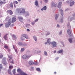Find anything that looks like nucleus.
Instances as JSON below:
<instances>
[{
  "label": "nucleus",
  "mask_w": 75,
  "mask_h": 75,
  "mask_svg": "<svg viewBox=\"0 0 75 75\" xmlns=\"http://www.w3.org/2000/svg\"><path fill=\"white\" fill-rule=\"evenodd\" d=\"M8 20V22L6 23L5 25V27L6 28L8 27L10 24H11V18L8 17H7L5 19V21H7Z\"/></svg>",
  "instance_id": "f257e3e1"
},
{
  "label": "nucleus",
  "mask_w": 75,
  "mask_h": 75,
  "mask_svg": "<svg viewBox=\"0 0 75 75\" xmlns=\"http://www.w3.org/2000/svg\"><path fill=\"white\" fill-rule=\"evenodd\" d=\"M16 11L18 13H25V11L24 8H21L20 9H17Z\"/></svg>",
  "instance_id": "f03ea898"
},
{
  "label": "nucleus",
  "mask_w": 75,
  "mask_h": 75,
  "mask_svg": "<svg viewBox=\"0 0 75 75\" xmlns=\"http://www.w3.org/2000/svg\"><path fill=\"white\" fill-rule=\"evenodd\" d=\"M25 38L26 39H28V36L26 34H23L22 35V37L21 38V39L22 40H25Z\"/></svg>",
  "instance_id": "7ed1b4c3"
},
{
  "label": "nucleus",
  "mask_w": 75,
  "mask_h": 75,
  "mask_svg": "<svg viewBox=\"0 0 75 75\" xmlns=\"http://www.w3.org/2000/svg\"><path fill=\"white\" fill-rule=\"evenodd\" d=\"M30 57H31V55H27L26 54H25L23 56L22 58L23 59H28Z\"/></svg>",
  "instance_id": "20e7f679"
},
{
  "label": "nucleus",
  "mask_w": 75,
  "mask_h": 75,
  "mask_svg": "<svg viewBox=\"0 0 75 75\" xmlns=\"http://www.w3.org/2000/svg\"><path fill=\"white\" fill-rule=\"evenodd\" d=\"M8 58H9V60L8 61L10 62V63L11 64H14V61L13 60L12 57L11 56H8Z\"/></svg>",
  "instance_id": "39448f33"
},
{
  "label": "nucleus",
  "mask_w": 75,
  "mask_h": 75,
  "mask_svg": "<svg viewBox=\"0 0 75 75\" xmlns=\"http://www.w3.org/2000/svg\"><path fill=\"white\" fill-rule=\"evenodd\" d=\"M2 63L4 65H6L7 64L6 62V58L3 57L2 60Z\"/></svg>",
  "instance_id": "423d86ee"
},
{
  "label": "nucleus",
  "mask_w": 75,
  "mask_h": 75,
  "mask_svg": "<svg viewBox=\"0 0 75 75\" xmlns=\"http://www.w3.org/2000/svg\"><path fill=\"white\" fill-rule=\"evenodd\" d=\"M51 44L52 45V48L56 47V46H57V43H56V42H52Z\"/></svg>",
  "instance_id": "0eeeda50"
},
{
  "label": "nucleus",
  "mask_w": 75,
  "mask_h": 75,
  "mask_svg": "<svg viewBox=\"0 0 75 75\" xmlns=\"http://www.w3.org/2000/svg\"><path fill=\"white\" fill-rule=\"evenodd\" d=\"M75 4V1H74V0H71L70 1V6H72Z\"/></svg>",
  "instance_id": "6e6552de"
},
{
  "label": "nucleus",
  "mask_w": 75,
  "mask_h": 75,
  "mask_svg": "<svg viewBox=\"0 0 75 75\" xmlns=\"http://www.w3.org/2000/svg\"><path fill=\"white\" fill-rule=\"evenodd\" d=\"M57 4H55L54 2H52V7H57Z\"/></svg>",
  "instance_id": "1a4fd4ad"
},
{
  "label": "nucleus",
  "mask_w": 75,
  "mask_h": 75,
  "mask_svg": "<svg viewBox=\"0 0 75 75\" xmlns=\"http://www.w3.org/2000/svg\"><path fill=\"white\" fill-rule=\"evenodd\" d=\"M61 4H62V2H60L59 3V4L57 6V7L59 8H60L61 7Z\"/></svg>",
  "instance_id": "9d476101"
},
{
  "label": "nucleus",
  "mask_w": 75,
  "mask_h": 75,
  "mask_svg": "<svg viewBox=\"0 0 75 75\" xmlns=\"http://www.w3.org/2000/svg\"><path fill=\"white\" fill-rule=\"evenodd\" d=\"M6 1L3 2L1 1H0V6H1L2 4H6Z\"/></svg>",
  "instance_id": "9b49d317"
},
{
  "label": "nucleus",
  "mask_w": 75,
  "mask_h": 75,
  "mask_svg": "<svg viewBox=\"0 0 75 75\" xmlns=\"http://www.w3.org/2000/svg\"><path fill=\"white\" fill-rule=\"evenodd\" d=\"M8 35V34H6L4 37V39L6 40H7V35Z\"/></svg>",
  "instance_id": "f8f14e48"
},
{
  "label": "nucleus",
  "mask_w": 75,
  "mask_h": 75,
  "mask_svg": "<svg viewBox=\"0 0 75 75\" xmlns=\"http://www.w3.org/2000/svg\"><path fill=\"white\" fill-rule=\"evenodd\" d=\"M12 23H14L16 21V18H12Z\"/></svg>",
  "instance_id": "ddd939ff"
},
{
  "label": "nucleus",
  "mask_w": 75,
  "mask_h": 75,
  "mask_svg": "<svg viewBox=\"0 0 75 75\" xmlns=\"http://www.w3.org/2000/svg\"><path fill=\"white\" fill-rule=\"evenodd\" d=\"M8 13H9V14H10L11 15V14H13V12L11 11L10 10H8L7 11Z\"/></svg>",
  "instance_id": "4468645a"
},
{
  "label": "nucleus",
  "mask_w": 75,
  "mask_h": 75,
  "mask_svg": "<svg viewBox=\"0 0 75 75\" xmlns=\"http://www.w3.org/2000/svg\"><path fill=\"white\" fill-rule=\"evenodd\" d=\"M30 65H33L34 64V62L32 61H30L28 62Z\"/></svg>",
  "instance_id": "2eb2a0df"
},
{
  "label": "nucleus",
  "mask_w": 75,
  "mask_h": 75,
  "mask_svg": "<svg viewBox=\"0 0 75 75\" xmlns=\"http://www.w3.org/2000/svg\"><path fill=\"white\" fill-rule=\"evenodd\" d=\"M46 9H47V7H46V6H45L42 9H41V10L42 11H43L44 10H45Z\"/></svg>",
  "instance_id": "dca6fc26"
},
{
  "label": "nucleus",
  "mask_w": 75,
  "mask_h": 75,
  "mask_svg": "<svg viewBox=\"0 0 75 75\" xmlns=\"http://www.w3.org/2000/svg\"><path fill=\"white\" fill-rule=\"evenodd\" d=\"M18 19L19 20V21H21L23 20V18L21 16H19L18 17Z\"/></svg>",
  "instance_id": "f3484780"
},
{
  "label": "nucleus",
  "mask_w": 75,
  "mask_h": 75,
  "mask_svg": "<svg viewBox=\"0 0 75 75\" xmlns=\"http://www.w3.org/2000/svg\"><path fill=\"white\" fill-rule=\"evenodd\" d=\"M12 36L13 38V40H16L17 39L16 37V36H15V35H12Z\"/></svg>",
  "instance_id": "a211bd4d"
},
{
  "label": "nucleus",
  "mask_w": 75,
  "mask_h": 75,
  "mask_svg": "<svg viewBox=\"0 0 75 75\" xmlns=\"http://www.w3.org/2000/svg\"><path fill=\"white\" fill-rule=\"evenodd\" d=\"M8 72L9 74L11 75V69H8Z\"/></svg>",
  "instance_id": "6ab92c4d"
},
{
  "label": "nucleus",
  "mask_w": 75,
  "mask_h": 75,
  "mask_svg": "<svg viewBox=\"0 0 75 75\" xmlns=\"http://www.w3.org/2000/svg\"><path fill=\"white\" fill-rule=\"evenodd\" d=\"M67 33L69 35H70L71 34V31H70V30L69 29H68L67 30Z\"/></svg>",
  "instance_id": "aec40b11"
},
{
  "label": "nucleus",
  "mask_w": 75,
  "mask_h": 75,
  "mask_svg": "<svg viewBox=\"0 0 75 75\" xmlns=\"http://www.w3.org/2000/svg\"><path fill=\"white\" fill-rule=\"evenodd\" d=\"M18 45H23V44L21 42H18Z\"/></svg>",
  "instance_id": "412c9836"
},
{
  "label": "nucleus",
  "mask_w": 75,
  "mask_h": 75,
  "mask_svg": "<svg viewBox=\"0 0 75 75\" xmlns=\"http://www.w3.org/2000/svg\"><path fill=\"white\" fill-rule=\"evenodd\" d=\"M72 39L71 38H69V42H70V43H72Z\"/></svg>",
  "instance_id": "4be33fe9"
},
{
  "label": "nucleus",
  "mask_w": 75,
  "mask_h": 75,
  "mask_svg": "<svg viewBox=\"0 0 75 75\" xmlns=\"http://www.w3.org/2000/svg\"><path fill=\"white\" fill-rule=\"evenodd\" d=\"M60 11H61V15H62V16H63L64 13H63V11L62 10V9H60Z\"/></svg>",
  "instance_id": "5701e85b"
},
{
  "label": "nucleus",
  "mask_w": 75,
  "mask_h": 75,
  "mask_svg": "<svg viewBox=\"0 0 75 75\" xmlns=\"http://www.w3.org/2000/svg\"><path fill=\"white\" fill-rule=\"evenodd\" d=\"M4 48L5 49H7V50H8V47L7 46V45H5L4 46Z\"/></svg>",
  "instance_id": "b1692460"
},
{
  "label": "nucleus",
  "mask_w": 75,
  "mask_h": 75,
  "mask_svg": "<svg viewBox=\"0 0 75 75\" xmlns=\"http://www.w3.org/2000/svg\"><path fill=\"white\" fill-rule=\"evenodd\" d=\"M63 52V50H60L58 51V52H57L58 54H60V53H62Z\"/></svg>",
  "instance_id": "393cba45"
},
{
  "label": "nucleus",
  "mask_w": 75,
  "mask_h": 75,
  "mask_svg": "<svg viewBox=\"0 0 75 75\" xmlns=\"http://www.w3.org/2000/svg\"><path fill=\"white\" fill-rule=\"evenodd\" d=\"M35 6H37L38 4V1H37L36 0L35 2Z\"/></svg>",
  "instance_id": "a878e982"
},
{
  "label": "nucleus",
  "mask_w": 75,
  "mask_h": 75,
  "mask_svg": "<svg viewBox=\"0 0 75 75\" xmlns=\"http://www.w3.org/2000/svg\"><path fill=\"white\" fill-rule=\"evenodd\" d=\"M12 72L13 73V74L14 75H15V74L16 73V69H13L12 71Z\"/></svg>",
  "instance_id": "bb28decb"
},
{
  "label": "nucleus",
  "mask_w": 75,
  "mask_h": 75,
  "mask_svg": "<svg viewBox=\"0 0 75 75\" xmlns=\"http://www.w3.org/2000/svg\"><path fill=\"white\" fill-rule=\"evenodd\" d=\"M3 57V56L2 54V53H0V59H1Z\"/></svg>",
  "instance_id": "cd10ccee"
},
{
  "label": "nucleus",
  "mask_w": 75,
  "mask_h": 75,
  "mask_svg": "<svg viewBox=\"0 0 75 75\" xmlns=\"http://www.w3.org/2000/svg\"><path fill=\"white\" fill-rule=\"evenodd\" d=\"M13 4H18V2L16 1H15L13 2Z\"/></svg>",
  "instance_id": "c85d7f7f"
},
{
  "label": "nucleus",
  "mask_w": 75,
  "mask_h": 75,
  "mask_svg": "<svg viewBox=\"0 0 75 75\" xmlns=\"http://www.w3.org/2000/svg\"><path fill=\"white\" fill-rule=\"evenodd\" d=\"M12 68H13V66H12L11 65L9 66V69H11Z\"/></svg>",
  "instance_id": "c756f323"
},
{
  "label": "nucleus",
  "mask_w": 75,
  "mask_h": 75,
  "mask_svg": "<svg viewBox=\"0 0 75 75\" xmlns=\"http://www.w3.org/2000/svg\"><path fill=\"white\" fill-rule=\"evenodd\" d=\"M33 38L34 39L35 41H36L37 40V38L35 37V36H33Z\"/></svg>",
  "instance_id": "7c9ffc66"
},
{
  "label": "nucleus",
  "mask_w": 75,
  "mask_h": 75,
  "mask_svg": "<svg viewBox=\"0 0 75 75\" xmlns=\"http://www.w3.org/2000/svg\"><path fill=\"white\" fill-rule=\"evenodd\" d=\"M36 70L37 71H39V72H41V70L40 68H37L36 69Z\"/></svg>",
  "instance_id": "2f4dec72"
},
{
  "label": "nucleus",
  "mask_w": 75,
  "mask_h": 75,
  "mask_svg": "<svg viewBox=\"0 0 75 75\" xmlns=\"http://www.w3.org/2000/svg\"><path fill=\"white\" fill-rule=\"evenodd\" d=\"M24 48H22L21 49V52H24Z\"/></svg>",
  "instance_id": "473e14b6"
},
{
  "label": "nucleus",
  "mask_w": 75,
  "mask_h": 75,
  "mask_svg": "<svg viewBox=\"0 0 75 75\" xmlns=\"http://www.w3.org/2000/svg\"><path fill=\"white\" fill-rule=\"evenodd\" d=\"M10 6V7H13V2H11V3Z\"/></svg>",
  "instance_id": "72a5a7b5"
},
{
  "label": "nucleus",
  "mask_w": 75,
  "mask_h": 75,
  "mask_svg": "<svg viewBox=\"0 0 75 75\" xmlns=\"http://www.w3.org/2000/svg\"><path fill=\"white\" fill-rule=\"evenodd\" d=\"M3 68V66L2 64H0V69H2Z\"/></svg>",
  "instance_id": "f704fd0d"
},
{
  "label": "nucleus",
  "mask_w": 75,
  "mask_h": 75,
  "mask_svg": "<svg viewBox=\"0 0 75 75\" xmlns=\"http://www.w3.org/2000/svg\"><path fill=\"white\" fill-rule=\"evenodd\" d=\"M55 18L56 20H57V18H58V16L57 15H55Z\"/></svg>",
  "instance_id": "c9c22d12"
},
{
  "label": "nucleus",
  "mask_w": 75,
  "mask_h": 75,
  "mask_svg": "<svg viewBox=\"0 0 75 75\" xmlns=\"http://www.w3.org/2000/svg\"><path fill=\"white\" fill-rule=\"evenodd\" d=\"M44 54L45 55H47V53L45 51H44Z\"/></svg>",
  "instance_id": "e433bc0d"
},
{
  "label": "nucleus",
  "mask_w": 75,
  "mask_h": 75,
  "mask_svg": "<svg viewBox=\"0 0 75 75\" xmlns=\"http://www.w3.org/2000/svg\"><path fill=\"white\" fill-rule=\"evenodd\" d=\"M50 40H51V39L49 38L47 42H48V43L50 42Z\"/></svg>",
  "instance_id": "4c0bfd02"
},
{
  "label": "nucleus",
  "mask_w": 75,
  "mask_h": 75,
  "mask_svg": "<svg viewBox=\"0 0 75 75\" xmlns=\"http://www.w3.org/2000/svg\"><path fill=\"white\" fill-rule=\"evenodd\" d=\"M23 45L24 47H25L27 46V44H23Z\"/></svg>",
  "instance_id": "58836bf2"
},
{
  "label": "nucleus",
  "mask_w": 75,
  "mask_h": 75,
  "mask_svg": "<svg viewBox=\"0 0 75 75\" xmlns=\"http://www.w3.org/2000/svg\"><path fill=\"white\" fill-rule=\"evenodd\" d=\"M31 24L32 25H34L35 24V22H33L31 23Z\"/></svg>",
  "instance_id": "ea45409f"
},
{
  "label": "nucleus",
  "mask_w": 75,
  "mask_h": 75,
  "mask_svg": "<svg viewBox=\"0 0 75 75\" xmlns=\"http://www.w3.org/2000/svg\"><path fill=\"white\" fill-rule=\"evenodd\" d=\"M67 3L68 4H69V1H66Z\"/></svg>",
  "instance_id": "a19ab883"
},
{
  "label": "nucleus",
  "mask_w": 75,
  "mask_h": 75,
  "mask_svg": "<svg viewBox=\"0 0 75 75\" xmlns=\"http://www.w3.org/2000/svg\"><path fill=\"white\" fill-rule=\"evenodd\" d=\"M3 23L1 24L0 25V28L2 26H3Z\"/></svg>",
  "instance_id": "79ce46f5"
},
{
  "label": "nucleus",
  "mask_w": 75,
  "mask_h": 75,
  "mask_svg": "<svg viewBox=\"0 0 75 75\" xmlns=\"http://www.w3.org/2000/svg\"><path fill=\"white\" fill-rule=\"evenodd\" d=\"M38 21V19H36L35 21V22H37V21Z\"/></svg>",
  "instance_id": "37998d69"
},
{
  "label": "nucleus",
  "mask_w": 75,
  "mask_h": 75,
  "mask_svg": "<svg viewBox=\"0 0 75 75\" xmlns=\"http://www.w3.org/2000/svg\"><path fill=\"white\" fill-rule=\"evenodd\" d=\"M15 51L16 52V53H17L18 52V51L16 49L15 50Z\"/></svg>",
  "instance_id": "c03bdc74"
},
{
  "label": "nucleus",
  "mask_w": 75,
  "mask_h": 75,
  "mask_svg": "<svg viewBox=\"0 0 75 75\" xmlns=\"http://www.w3.org/2000/svg\"><path fill=\"white\" fill-rule=\"evenodd\" d=\"M63 19H62L61 20V23H62V22H63Z\"/></svg>",
  "instance_id": "a18cd8bd"
},
{
  "label": "nucleus",
  "mask_w": 75,
  "mask_h": 75,
  "mask_svg": "<svg viewBox=\"0 0 75 75\" xmlns=\"http://www.w3.org/2000/svg\"><path fill=\"white\" fill-rule=\"evenodd\" d=\"M47 1H48V0H45V3H47Z\"/></svg>",
  "instance_id": "49530a36"
},
{
  "label": "nucleus",
  "mask_w": 75,
  "mask_h": 75,
  "mask_svg": "<svg viewBox=\"0 0 75 75\" xmlns=\"http://www.w3.org/2000/svg\"><path fill=\"white\" fill-rule=\"evenodd\" d=\"M27 31H30V29H27Z\"/></svg>",
  "instance_id": "de8ad7c7"
},
{
  "label": "nucleus",
  "mask_w": 75,
  "mask_h": 75,
  "mask_svg": "<svg viewBox=\"0 0 75 75\" xmlns=\"http://www.w3.org/2000/svg\"><path fill=\"white\" fill-rule=\"evenodd\" d=\"M13 49H14V50H15V47L14 46V45H13Z\"/></svg>",
  "instance_id": "09e8293b"
},
{
  "label": "nucleus",
  "mask_w": 75,
  "mask_h": 75,
  "mask_svg": "<svg viewBox=\"0 0 75 75\" xmlns=\"http://www.w3.org/2000/svg\"><path fill=\"white\" fill-rule=\"evenodd\" d=\"M14 26V24H12L11 25V27H13Z\"/></svg>",
  "instance_id": "8fccbe9b"
},
{
  "label": "nucleus",
  "mask_w": 75,
  "mask_h": 75,
  "mask_svg": "<svg viewBox=\"0 0 75 75\" xmlns=\"http://www.w3.org/2000/svg\"><path fill=\"white\" fill-rule=\"evenodd\" d=\"M50 33H47V35H50Z\"/></svg>",
  "instance_id": "3c124183"
},
{
  "label": "nucleus",
  "mask_w": 75,
  "mask_h": 75,
  "mask_svg": "<svg viewBox=\"0 0 75 75\" xmlns=\"http://www.w3.org/2000/svg\"><path fill=\"white\" fill-rule=\"evenodd\" d=\"M62 34V32H60V33H59V34L60 35H61Z\"/></svg>",
  "instance_id": "603ef678"
},
{
  "label": "nucleus",
  "mask_w": 75,
  "mask_h": 75,
  "mask_svg": "<svg viewBox=\"0 0 75 75\" xmlns=\"http://www.w3.org/2000/svg\"><path fill=\"white\" fill-rule=\"evenodd\" d=\"M73 17H75V13H74V14H73Z\"/></svg>",
  "instance_id": "864d4df0"
},
{
  "label": "nucleus",
  "mask_w": 75,
  "mask_h": 75,
  "mask_svg": "<svg viewBox=\"0 0 75 75\" xmlns=\"http://www.w3.org/2000/svg\"><path fill=\"white\" fill-rule=\"evenodd\" d=\"M57 27H59V25L58 24H57Z\"/></svg>",
  "instance_id": "5fc2aeb1"
},
{
  "label": "nucleus",
  "mask_w": 75,
  "mask_h": 75,
  "mask_svg": "<svg viewBox=\"0 0 75 75\" xmlns=\"http://www.w3.org/2000/svg\"><path fill=\"white\" fill-rule=\"evenodd\" d=\"M57 52V51H56V50H54V53H55V52Z\"/></svg>",
  "instance_id": "6e6d98bb"
},
{
  "label": "nucleus",
  "mask_w": 75,
  "mask_h": 75,
  "mask_svg": "<svg viewBox=\"0 0 75 75\" xmlns=\"http://www.w3.org/2000/svg\"><path fill=\"white\" fill-rule=\"evenodd\" d=\"M48 43V42H46L45 43V44H47V43Z\"/></svg>",
  "instance_id": "4d7b16f0"
},
{
  "label": "nucleus",
  "mask_w": 75,
  "mask_h": 75,
  "mask_svg": "<svg viewBox=\"0 0 75 75\" xmlns=\"http://www.w3.org/2000/svg\"><path fill=\"white\" fill-rule=\"evenodd\" d=\"M54 74H57V72L55 71L54 72Z\"/></svg>",
  "instance_id": "13d9d810"
},
{
  "label": "nucleus",
  "mask_w": 75,
  "mask_h": 75,
  "mask_svg": "<svg viewBox=\"0 0 75 75\" xmlns=\"http://www.w3.org/2000/svg\"><path fill=\"white\" fill-rule=\"evenodd\" d=\"M14 6L15 8H16V5L14 4Z\"/></svg>",
  "instance_id": "bf43d9fd"
},
{
  "label": "nucleus",
  "mask_w": 75,
  "mask_h": 75,
  "mask_svg": "<svg viewBox=\"0 0 75 75\" xmlns=\"http://www.w3.org/2000/svg\"><path fill=\"white\" fill-rule=\"evenodd\" d=\"M26 16H29V14H28L26 15Z\"/></svg>",
  "instance_id": "052dcab7"
},
{
  "label": "nucleus",
  "mask_w": 75,
  "mask_h": 75,
  "mask_svg": "<svg viewBox=\"0 0 75 75\" xmlns=\"http://www.w3.org/2000/svg\"><path fill=\"white\" fill-rule=\"evenodd\" d=\"M18 0V1H21V0Z\"/></svg>",
  "instance_id": "680f3d73"
},
{
  "label": "nucleus",
  "mask_w": 75,
  "mask_h": 75,
  "mask_svg": "<svg viewBox=\"0 0 75 75\" xmlns=\"http://www.w3.org/2000/svg\"><path fill=\"white\" fill-rule=\"evenodd\" d=\"M60 0V1H64V0Z\"/></svg>",
  "instance_id": "e2e57ef3"
},
{
  "label": "nucleus",
  "mask_w": 75,
  "mask_h": 75,
  "mask_svg": "<svg viewBox=\"0 0 75 75\" xmlns=\"http://www.w3.org/2000/svg\"><path fill=\"white\" fill-rule=\"evenodd\" d=\"M0 37H1V33H0Z\"/></svg>",
  "instance_id": "0e129e2a"
},
{
  "label": "nucleus",
  "mask_w": 75,
  "mask_h": 75,
  "mask_svg": "<svg viewBox=\"0 0 75 75\" xmlns=\"http://www.w3.org/2000/svg\"><path fill=\"white\" fill-rule=\"evenodd\" d=\"M67 9L65 11H67Z\"/></svg>",
  "instance_id": "69168bd1"
},
{
  "label": "nucleus",
  "mask_w": 75,
  "mask_h": 75,
  "mask_svg": "<svg viewBox=\"0 0 75 75\" xmlns=\"http://www.w3.org/2000/svg\"><path fill=\"white\" fill-rule=\"evenodd\" d=\"M9 51H10V49H9Z\"/></svg>",
  "instance_id": "338daca9"
},
{
  "label": "nucleus",
  "mask_w": 75,
  "mask_h": 75,
  "mask_svg": "<svg viewBox=\"0 0 75 75\" xmlns=\"http://www.w3.org/2000/svg\"><path fill=\"white\" fill-rule=\"evenodd\" d=\"M57 59H58V58H57Z\"/></svg>",
  "instance_id": "774afa93"
}]
</instances>
